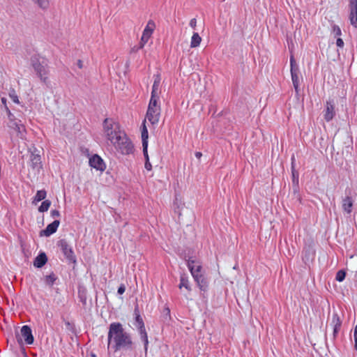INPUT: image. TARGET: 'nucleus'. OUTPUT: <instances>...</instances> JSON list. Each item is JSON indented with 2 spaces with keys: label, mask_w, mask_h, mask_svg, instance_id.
<instances>
[{
  "label": "nucleus",
  "mask_w": 357,
  "mask_h": 357,
  "mask_svg": "<svg viewBox=\"0 0 357 357\" xmlns=\"http://www.w3.org/2000/svg\"><path fill=\"white\" fill-rule=\"evenodd\" d=\"M89 165L91 167L100 172H103L106 168L103 160L96 154L89 158Z\"/></svg>",
  "instance_id": "nucleus-10"
},
{
  "label": "nucleus",
  "mask_w": 357,
  "mask_h": 357,
  "mask_svg": "<svg viewBox=\"0 0 357 357\" xmlns=\"http://www.w3.org/2000/svg\"><path fill=\"white\" fill-rule=\"evenodd\" d=\"M50 205L51 202L50 200H45L42 202L41 205L38 208V211L42 213L47 211L49 209Z\"/></svg>",
  "instance_id": "nucleus-27"
},
{
  "label": "nucleus",
  "mask_w": 357,
  "mask_h": 357,
  "mask_svg": "<svg viewBox=\"0 0 357 357\" xmlns=\"http://www.w3.org/2000/svg\"><path fill=\"white\" fill-rule=\"evenodd\" d=\"M9 96L15 103L20 104L18 96L14 89H11L10 91Z\"/></svg>",
  "instance_id": "nucleus-29"
},
{
  "label": "nucleus",
  "mask_w": 357,
  "mask_h": 357,
  "mask_svg": "<svg viewBox=\"0 0 357 357\" xmlns=\"http://www.w3.org/2000/svg\"><path fill=\"white\" fill-rule=\"evenodd\" d=\"M349 20L351 24L357 27V0H351L350 1Z\"/></svg>",
  "instance_id": "nucleus-12"
},
{
  "label": "nucleus",
  "mask_w": 357,
  "mask_h": 357,
  "mask_svg": "<svg viewBox=\"0 0 357 357\" xmlns=\"http://www.w3.org/2000/svg\"><path fill=\"white\" fill-rule=\"evenodd\" d=\"M51 215L54 218H58V217L60 216V213L57 210H53V211H51Z\"/></svg>",
  "instance_id": "nucleus-38"
},
{
  "label": "nucleus",
  "mask_w": 357,
  "mask_h": 357,
  "mask_svg": "<svg viewBox=\"0 0 357 357\" xmlns=\"http://www.w3.org/2000/svg\"><path fill=\"white\" fill-rule=\"evenodd\" d=\"M333 33H335V36H340L341 35V29L337 25H334L333 26Z\"/></svg>",
  "instance_id": "nucleus-33"
},
{
  "label": "nucleus",
  "mask_w": 357,
  "mask_h": 357,
  "mask_svg": "<svg viewBox=\"0 0 357 357\" xmlns=\"http://www.w3.org/2000/svg\"><path fill=\"white\" fill-rule=\"evenodd\" d=\"M56 280V277L54 273H51L49 275H46L45 278V281L47 284L52 286L55 280Z\"/></svg>",
  "instance_id": "nucleus-28"
},
{
  "label": "nucleus",
  "mask_w": 357,
  "mask_h": 357,
  "mask_svg": "<svg viewBox=\"0 0 357 357\" xmlns=\"http://www.w3.org/2000/svg\"><path fill=\"white\" fill-rule=\"evenodd\" d=\"M59 245L60 246L63 255L66 257L70 260L75 261L74 252L71 248V247L68 245L67 241L64 239H62L59 241Z\"/></svg>",
  "instance_id": "nucleus-9"
},
{
  "label": "nucleus",
  "mask_w": 357,
  "mask_h": 357,
  "mask_svg": "<svg viewBox=\"0 0 357 357\" xmlns=\"http://www.w3.org/2000/svg\"><path fill=\"white\" fill-rule=\"evenodd\" d=\"M9 127L17 132L19 137L22 139L25 137L26 128L24 125L11 121Z\"/></svg>",
  "instance_id": "nucleus-16"
},
{
  "label": "nucleus",
  "mask_w": 357,
  "mask_h": 357,
  "mask_svg": "<svg viewBox=\"0 0 357 357\" xmlns=\"http://www.w3.org/2000/svg\"><path fill=\"white\" fill-rule=\"evenodd\" d=\"M180 289L184 287L188 291H191L188 278L185 275H181L180 278V284L178 285Z\"/></svg>",
  "instance_id": "nucleus-21"
},
{
  "label": "nucleus",
  "mask_w": 357,
  "mask_h": 357,
  "mask_svg": "<svg viewBox=\"0 0 357 357\" xmlns=\"http://www.w3.org/2000/svg\"><path fill=\"white\" fill-rule=\"evenodd\" d=\"M134 342L131 335L126 332L121 324L112 323L109 326L107 349L114 352L121 349L132 350Z\"/></svg>",
  "instance_id": "nucleus-2"
},
{
  "label": "nucleus",
  "mask_w": 357,
  "mask_h": 357,
  "mask_svg": "<svg viewBox=\"0 0 357 357\" xmlns=\"http://www.w3.org/2000/svg\"><path fill=\"white\" fill-rule=\"evenodd\" d=\"M352 207L353 201L351 197H346L342 199V208L346 213H350L352 211Z\"/></svg>",
  "instance_id": "nucleus-19"
},
{
  "label": "nucleus",
  "mask_w": 357,
  "mask_h": 357,
  "mask_svg": "<svg viewBox=\"0 0 357 357\" xmlns=\"http://www.w3.org/2000/svg\"><path fill=\"white\" fill-rule=\"evenodd\" d=\"M135 314H136L135 320L137 324V327L139 329L140 337H141V340L144 343V349H145V351L146 352L147 349H148L149 340H148V335H147V333H146V331L145 329L144 324L143 320H142V317H140V315L138 313H137V310H135Z\"/></svg>",
  "instance_id": "nucleus-6"
},
{
  "label": "nucleus",
  "mask_w": 357,
  "mask_h": 357,
  "mask_svg": "<svg viewBox=\"0 0 357 357\" xmlns=\"http://www.w3.org/2000/svg\"><path fill=\"white\" fill-rule=\"evenodd\" d=\"M202 42V38L199 36L198 33H194L191 38L190 47L195 48L198 47Z\"/></svg>",
  "instance_id": "nucleus-22"
},
{
  "label": "nucleus",
  "mask_w": 357,
  "mask_h": 357,
  "mask_svg": "<svg viewBox=\"0 0 357 357\" xmlns=\"http://www.w3.org/2000/svg\"><path fill=\"white\" fill-rule=\"evenodd\" d=\"M92 357H96V355L93 354V355H92Z\"/></svg>",
  "instance_id": "nucleus-45"
},
{
  "label": "nucleus",
  "mask_w": 357,
  "mask_h": 357,
  "mask_svg": "<svg viewBox=\"0 0 357 357\" xmlns=\"http://www.w3.org/2000/svg\"><path fill=\"white\" fill-rule=\"evenodd\" d=\"M160 116V109H147L146 118L153 125L157 124Z\"/></svg>",
  "instance_id": "nucleus-11"
},
{
  "label": "nucleus",
  "mask_w": 357,
  "mask_h": 357,
  "mask_svg": "<svg viewBox=\"0 0 357 357\" xmlns=\"http://www.w3.org/2000/svg\"><path fill=\"white\" fill-rule=\"evenodd\" d=\"M31 1L36 4L38 8L46 10L50 6V1L49 0H31Z\"/></svg>",
  "instance_id": "nucleus-23"
},
{
  "label": "nucleus",
  "mask_w": 357,
  "mask_h": 357,
  "mask_svg": "<svg viewBox=\"0 0 357 357\" xmlns=\"http://www.w3.org/2000/svg\"><path fill=\"white\" fill-rule=\"evenodd\" d=\"M290 71H291V76L292 82L294 84V87L296 89V91H298V84H299V78H298V68L296 64V60L293 55L290 56Z\"/></svg>",
  "instance_id": "nucleus-8"
},
{
  "label": "nucleus",
  "mask_w": 357,
  "mask_h": 357,
  "mask_svg": "<svg viewBox=\"0 0 357 357\" xmlns=\"http://www.w3.org/2000/svg\"><path fill=\"white\" fill-rule=\"evenodd\" d=\"M145 169L148 171H151L152 169V165L149 161V160H146L145 162Z\"/></svg>",
  "instance_id": "nucleus-37"
},
{
  "label": "nucleus",
  "mask_w": 357,
  "mask_h": 357,
  "mask_svg": "<svg viewBox=\"0 0 357 357\" xmlns=\"http://www.w3.org/2000/svg\"><path fill=\"white\" fill-rule=\"evenodd\" d=\"M104 135L121 154L129 155L133 152V145L125 132L121 130L119 123L112 119H105L103 122Z\"/></svg>",
  "instance_id": "nucleus-1"
},
{
  "label": "nucleus",
  "mask_w": 357,
  "mask_h": 357,
  "mask_svg": "<svg viewBox=\"0 0 357 357\" xmlns=\"http://www.w3.org/2000/svg\"><path fill=\"white\" fill-rule=\"evenodd\" d=\"M47 261V258L46 255L44 252H42L36 257L33 261V265L37 268H40L46 264Z\"/></svg>",
  "instance_id": "nucleus-18"
},
{
  "label": "nucleus",
  "mask_w": 357,
  "mask_h": 357,
  "mask_svg": "<svg viewBox=\"0 0 357 357\" xmlns=\"http://www.w3.org/2000/svg\"><path fill=\"white\" fill-rule=\"evenodd\" d=\"M336 44H337V45L338 47H343V45H344V42H343L342 39H341V38H337V42H336Z\"/></svg>",
  "instance_id": "nucleus-41"
},
{
  "label": "nucleus",
  "mask_w": 357,
  "mask_h": 357,
  "mask_svg": "<svg viewBox=\"0 0 357 357\" xmlns=\"http://www.w3.org/2000/svg\"><path fill=\"white\" fill-rule=\"evenodd\" d=\"M354 337L355 341V348L357 351V325L354 327Z\"/></svg>",
  "instance_id": "nucleus-35"
},
{
  "label": "nucleus",
  "mask_w": 357,
  "mask_h": 357,
  "mask_svg": "<svg viewBox=\"0 0 357 357\" xmlns=\"http://www.w3.org/2000/svg\"><path fill=\"white\" fill-rule=\"evenodd\" d=\"M30 165L31 167L33 176L38 175L43 168L41 156L40 154L31 152L30 155Z\"/></svg>",
  "instance_id": "nucleus-7"
},
{
  "label": "nucleus",
  "mask_w": 357,
  "mask_h": 357,
  "mask_svg": "<svg viewBox=\"0 0 357 357\" xmlns=\"http://www.w3.org/2000/svg\"><path fill=\"white\" fill-rule=\"evenodd\" d=\"M335 115V105L333 101H327L324 114V119L326 121H330L333 119Z\"/></svg>",
  "instance_id": "nucleus-15"
},
{
  "label": "nucleus",
  "mask_w": 357,
  "mask_h": 357,
  "mask_svg": "<svg viewBox=\"0 0 357 357\" xmlns=\"http://www.w3.org/2000/svg\"><path fill=\"white\" fill-rule=\"evenodd\" d=\"M163 316L170 319V310L169 307H165L163 310Z\"/></svg>",
  "instance_id": "nucleus-36"
},
{
  "label": "nucleus",
  "mask_w": 357,
  "mask_h": 357,
  "mask_svg": "<svg viewBox=\"0 0 357 357\" xmlns=\"http://www.w3.org/2000/svg\"><path fill=\"white\" fill-rule=\"evenodd\" d=\"M160 84V77L159 75H156L155 77V79H154L153 86H152L151 96L159 97Z\"/></svg>",
  "instance_id": "nucleus-20"
},
{
  "label": "nucleus",
  "mask_w": 357,
  "mask_h": 357,
  "mask_svg": "<svg viewBox=\"0 0 357 357\" xmlns=\"http://www.w3.org/2000/svg\"><path fill=\"white\" fill-rule=\"evenodd\" d=\"M6 98H1V102L2 104L3 105L4 107H5V109L6 110V112H8V116L10 117L12 116V114L10 112V111L9 110L8 106H7V103H6Z\"/></svg>",
  "instance_id": "nucleus-31"
},
{
  "label": "nucleus",
  "mask_w": 357,
  "mask_h": 357,
  "mask_svg": "<svg viewBox=\"0 0 357 357\" xmlns=\"http://www.w3.org/2000/svg\"><path fill=\"white\" fill-rule=\"evenodd\" d=\"M345 275V272L342 270H340L337 273L335 279L339 282H342L344 280Z\"/></svg>",
  "instance_id": "nucleus-30"
},
{
  "label": "nucleus",
  "mask_w": 357,
  "mask_h": 357,
  "mask_svg": "<svg viewBox=\"0 0 357 357\" xmlns=\"http://www.w3.org/2000/svg\"><path fill=\"white\" fill-rule=\"evenodd\" d=\"M126 288L124 285H121L118 289V293L122 294L125 292Z\"/></svg>",
  "instance_id": "nucleus-40"
},
{
  "label": "nucleus",
  "mask_w": 357,
  "mask_h": 357,
  "mask_svg": "<svg viewBox=\"0 0 357 357\" xmlns=\"http://www.w3.org/2000/svg\"><path fill=\"white\" fill-rule=\"evenodd\" d=\"M159 97L151 96L149 104V109H160V106L158 104Z\"/></svg>",
  "instance_id": "nucleus-25"
},
{
  "label": "nucleus",
  "mask_w": 357,
  "mask_h": 357,
  "mask_svg": "<svg viewBox=\"0 0 357 357\" xmlns=\"http://www.w3.org/2000/svg\"><path fill=\"white\" fill-rule=\"evenodd\" d=\"M32 66L36 73L38 77L40 79V80L46 83L48 80V74H49V70H48V66L47 64L43 61H36L34 60L32 61Z\"/></svg>",
  "instance_id": "nucleus-4"
},
{
  "label": "nucleus",
  "mask_w": 357,
  "mask_h": 357,
  "mask_svg": "<svg viewBox=\"0 0 357 357\" xmlns=\"http://www.w3.org/2000/svg\"><path fill=\"white\" fill-rule=\"evenodd\" d=\"M202 153H200V152H197V153H195V156H196L197 158H200L202 157Z\"/></svg>",
  "instance_id": "nucleus-42"
},
{
  "label": "nucleus",
  "mask_w": 357,
  "mask_h": 357,
  "mask_svg": "<svg viewBox=\"0 0 357 357\" xmlns=\"http://www.w3.org/2000/svg\"><path fill=\"white\" fill-rule=\"evenodd\" d=\"M145 121L143 122V128L142 130V145L148 144V138H149V133L147 128L145 126Z\"/></svg>",
  "instance_id": "nucleus-26"
},
{
  "label": "nucleus",
  "mask_w": 357,
  "mask_h": 357,
  "mask_svg": "<svg viewBox=\"0 0 357 357\" xmlns=\"http://www.w3.org/2000/svg\"><path fill=\"white\" fill-rule=\"evenodd\" d=\"M46 195H47V193H46L45 190H38L36 192V195L34 197L32 203L33 204H36L38 202L43 200L46 197Z\"/></svg>",
  "instance_id": "nucleus-24"
},
{
  "label": "nucleus",
  "mask_w": 357,
  "mask_h": 357,
  "mask_svg": "<svg viewBox=\"0 0 357 357\" xmlns=\"http://www.w3.org/2000/svg\"><path fill=\"white\" fill-rule=\"evenodd\" d=\"M189 24L192 29H195V27L197 26L196 19L193 18V19L190 20Z\"/></svg>",
  "instance_id": "nucleus-39"
},
{
  "label": "nucleus",
  "mask_w": 357,
  "mask_h": 357,
  "mask_svg": "<svg viewBox=\"0 0 357 357\" xmlns=\"http://www.w3.org/2000/svg\"><path fill=\"white\" fill-rule=\"evenodd\" d=\"M20 335L24 338L26 344H31L33 342V337L30 327L24 326L20 330Z\"/></svg>",
  "instance_id": "nucleus-13"
},
{
  "label": "nucleus",
  "mask_w": 357,
  "mask_h": 357,
  "mask_svg": "<svg viewBox=\"0 0 357 357\" xmlns=\"http://www.w3.org/2000/svg\"><path fill=\"white\" fill-rule=\"evenodd\" d=\"M187 266L199 289L202 291H206L208 289L209 282L205 275L202 262L198 259L190 257L187 260Z\"/></svg>",
  "instance_id": "nucleus-3"
},
{
  "label": "nucleus",
  "mask_w": 357,
  "mask_h": 357,
  "mask_svg": "<svg viewBox=\"0 0 357 357\" xmlns=\"http://www.w3.org/2000/svg\"><path fill=\"white\" fill-rule=\"evenodd\" d=\"M155 29V24L153 20H149L146 25L140 41H139V49H142L144 45L147 43L150 38L151 37L154 30Z\"/></svg>",
  "instance_id": "nucleus-5"
},
{
  "label": "nucleus",
  "mask_w": 357,
  "mask_h": 357,
  "mask_svg": "<svg viewBox=\"0 0 357 357\" xmlns=\"http://www.w3.org/2000/svg\"><path fill=\"white\" fill-rule=\"evenodd\" d=\"M17 340L19 342H21L22 341L21 338H18Z\"/></svg>",
  "instance_id": "nucleus-44"
},
{
  "label": "nucleus",
  "mask_w": 357,
  "mask_h": 357,
  "mask_svg": "<svg viewBox=\"0 0 357 357\" xmlns=\"http://www.w3.org/2000/svg\"><path fill=\"white\" fill-rule=\"evenodd\" d=\"M77 66H78V67L79 68H82V61H80V60L78 61Z\"/></svg>",
  "instance_id": "nucleus-43"
},
{
  "label": "nucleus",
  "mask_w": 357,
  "mask_h": 357,
  "mask_svg": "<svg viewBox=\"0 0 357 357\" xmlns=\"http://www.w3.org/2000/svg\"><path fill=\"white\" fill-rule=\"evenodd\" d=\"M291 172H292V176L294 181L296 179L298 181V173L295 170L294 166V162H292V167H291Z\"/></svg>",
  "instance_id": "nucleus-32"
},
{
  "label": "nucleus",
  "mask_w": 357,
  "mask_h": 357,
  "mask_svg": "<svg viewBox=\"0 0 357 357\" xmlns=\"http://www.w3.org/2000/svg\"><path fill=\"white\" fill-rule=\"evenodd\" d=\"M331 325L333 328V335L336 336L342 325V321L337 313L335 312L332 314Z\"/></svg>",
  "instance_id": "nucleus-17"
},
{
  "label": "nucleus",
  "mask_w": 357,
  "mask_h": 357,
  "mask_svg": "<svg viewBox=\"0 0 357 357\" xmlns=\"http://www.w3.org/2000/svg\"><path fill=\"white\" fill-rule=\"evenodd\" d=\"M142 146H143V153H144L146 160H149V155H148V151H147L148 144L142 145Z\"/></svg>",
  "instance_id": "nucleus-34"
},
{
  "label": "nucleus",
  "mask_w": 357,
  "mask_h": 357,
  "mask_svg": "<svg viewBox=\"0 0 357 357\" xmlns=\"http://www.w3.org/2000/svg\"><path fill=\"white\" fill-rule=\"evenodd\" d=\"M60 224L59 220H56L53 222L49 224L45 229L40 231V236H50L52 234L55 233Z\"/></svg>",
  "instance_id": "nucleus-14"
}]
</instances>
